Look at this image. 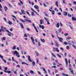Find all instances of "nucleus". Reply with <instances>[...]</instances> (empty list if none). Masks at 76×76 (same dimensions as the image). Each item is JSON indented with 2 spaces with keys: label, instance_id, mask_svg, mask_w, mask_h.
<instances>
[{
  "label": "nucleus",
  "instance_id": "1",
  "mask_svg": "<svg viewBox=\"0 0 76 76\" xmlns=\"http://www.w3.org/2000/svg\"><path fill=\"white\" fill-rule=\"evenodd\" d=\"M19 53L16 50H15L14 52L13 55L14 56H16L18 57H20V55H19Z\"/></svg>",
  "mask_w": 76,
  "mask_h": 76
},
{
  "label": "nucleus",
  "instance_id": "2",
  "mask_svg": "<svg viewBox=\"0 0 76 76\" xmlns=\"http://www.w3.org/2000/svg\"><path fill=\"white\" fill-rule=\"evenodd\" d=\"M53 51H57L58 53H59V50H58V48H54V47L53 48Z\"/></svg>",
  "mask_w": 76,
  "mask_h": 76
},
{
  "label": "nucleus",
  "instance_id": "3",
  "mask_svg": "<svg viewBox=\"0 0 76 76\" xmlns=\"http://www.w3.org/2000/svg\"><path fill=\"white\" fill-rule=\"evenodd\" d=\"M34 7L36 9H37V10L38 12H39V6H37V5H35L34 6Z\"/></svg>",
  "mask_w": 76,
  "mask_h": 76
},
{
  "label": "nucleus",
  "instance_id": "4",
  "mask_svg": "<svg viewBox=\"0 0 76 76\" xmlns=\"http://www.w3.org/2000/svg\"><path fill=\"white\" fill-rule=\"evenodd\" d=\"M30 38L32 40L33 44L34 45H35V40L34 38L32 37H31Z\"/></svg>",
  "mask_w": 76,
  "mask_h": 76
},
{
  "label": "nucleus",
  "instance_id": "5",
  "mask_svg": "<svg viewBox=\"0 0 76 76\" xmlns=\"http://www.w3.org/2000/svg\"><path fill=\"white\" fill-rule=\"evenodd\" d=\"M58 39H59V41L60 42H63V41H63V38H62L61 37H58V36H57Z\"/></svg>",
  "mask_w": 76,
  "mask_h": 76
},
{
  "label": "nucleus",
  "instance_id": "6",
  "mask_svg": "<svg viewBox=\"0 0 76 76\" xmlns=\"http://www.w3.org/2000/svg\"><path fill=\"white\" fill-rule=\"evenodd\" d=\"M28 60L29 61H30V62H32V60L31 59V58L30 56H28Z\"/></svg>",
  "mask_w": 76,
  "mask_h": 76
},
{
  "label": "nucleus",
  "instance_id": "7",
  "mask_svg": "<svg viewBox=\"0 0 76 76\" xmlns=\"http://www.w3.org/2000/svg\"><path fill=\"white\" fill-rule=\"evenodd\" d=\"M55 43H56V46L57 47H59V44L57 43V41H55Z\"/></svg>",
  "mask_w": 76,
  "mask_h": 76
},
{
  "label": "nucleus",
  "instance_id": "8",
  "mask_svg": "<svg viewBox=\"0 0 76 76\" xmlns=\"http://www.w3.org/2000/svg\"><path fill=\"white\" fill-rule=\"evenodd\" d=\"M2 8H3V7H2V6H1V4H0V11H1V12H3L2 10H1V9H2Z\"/></svg>",
  "mask_w": 76,
  "mask_h": 76
},
{
  "label": "nucleus",
  "instance_id": "9",
  "mask_svg": "<svg viewBox=\"0 0 76 76\" xmlns=\"http://www.w3.org/2000/svg\"><path fill=\"white\" fill-rule=\"evenodd\" d=\"M30 73L32 75L33 74H34V72L32 71V70H31L30 71Z\"/></svg>",
  "mask_w": 76,
  "mask_h": 76
},
{
  "label": "nucleus",
  "instance_id": "10",
  "mask_svg": "<svg viewBox=\"0 0 76 76\" xmlns=\"http://www.w3.org/2000/svg\"><path fill=\"white\" fill-rule=\"evenodd\" d=\"M40 24L42 25V23L44 22V21L42 20H40Z\"/></svg>",
  "mask_w": 76,
  "mask_h": 76
},
{
  "label": "nucleus",
  "instance_id": "11",
  "mask_svg": "<svg viewBox=\"0 0 76 76\" xmlns=\"http://www.w3.org/2000/svg\"><path fill=\"white\" fill-rule=\"evenodd\" d=\"M64 16H67V12H64Z\"/></svg>",
  "mask_w": 76,
  "mask_h": 76
},
{
  "label": "nucleus",
  "instance_id": "12",
  "mask_svg": "<svg viewBox=\"0 0 76 76\" xmlns=\"http://www.w3.org/2000/svg\"><path fill=\"white\" fill-rule=\"evenodd\" d=\"M21 12L23 14H25V11L24 10H21Z\"/></svg>",
  "mask_w": 76,
  "mask_h": 76
},
{
  "label": "nucleus",
  "instance_id": "13",
  "mask_svg": "<svg viewBox=\"0 0 76 76\" xmlns=\"http://www.w3.org/2000/svg\"><path fill=\"white\" fill-rule=\"evenodd\" d=\"M4 9L5 10V12H7V10L8 9L7 8V7L6 6H5Z\"/></svg>",
  "mask_w": 76,
  "mask_h": 76
},
{
  "label": "nucleus",
  "instance_id": "14",
  "mask_svg": "<svg viewBox=\"0 0 76 76\" xmlns=\"http://www.w3.org/2000/svg\"><path fill=\"white\" fill-rule=\"evenodd\" d=\"M58 1H56V6L58 7Z\"/></svg>",
  "mask_w": 76,
  "mask_h": 76
},
{
  "label": "nucleus",
  "instance_id": "15",
  "mask_svg": "<svg viewBox=\"0 0 76 76\" xmlns=\"http://www.w3.org/2000/svg\"><path fill=\"white\" fill-rule=\"evenodd\" d=\"M52 14L54 15L55 14V11L54 10H52Z\"/></svg>",
  "mask_w": 76,
  "mask_h": 76
},
{
  "label": "nucleus",
  "instance_id": "16",
  "mask_svg": "<svg viewBox=\"0 0 76 76\" xmlns=\"http://www.w3.org/2000/svg\"><path fill=\"white\" fill-rule=\"evenodd\" d=\"M22 64H26V65H27V66H28V64L25 62H22Z\"/></svg>",
  "mask_w": 76,
  "mask_h": 76
},
{
  "label": "nucleus",
  "instance_id": "17",
  "mask_svg": "<svg viewBox=\"0 0 76 76\" xmlns=\"http://www.w3.org/2000/svg\"><path fill=\"white\" fill-rule=\"evenodd\" d=\"M40 40L42 42H45V39H40Z\"/></svg>",
  "mask_w": 76,
  "mask_h": 76
},
{
  "label": "nucleus",
  "instance_id": "18",
  "mask_svg": "<svg viewBox=\"0 0 76 76\" xmlns=\"http://www.w3.org/2000/svg\"><path fill=\"white\" fill-rule=\"evenodd\" d=\"M19 23L20 24V26H21L22 28H23V24H22V23Z\"/></svg>",
  "mask_w": 76,
  "mask_h": 76
},
{
  "label": "nucleus",
  "instance_id": "19",
  "mask_svg": "<svg viewBox=\"0 0 76 76\" xmlns=\"http://www.w3.org/2000/svg\"><path fill=\"white\" fill-rule=\"evenodd\" d=\"M6 38L5 37H3L2 38H1V39L2 40V41H3V40H4V41H5V40H6Z\"/></svg>",
  "mask_w": 76,
  "mask_h": 76
},
{
  "label": "nucleus",
  "instance_id": "20",
  "mask_svg": "<svg viewBox=\"0 0 76 76\" xmlns=\"http://www.w3.org/2000/svg\"><path fill=\"white\" fill-rule=\"evenodd\" d=\"M62 75H63V76H68V75L66 74H64V73H62Z\"/></svg>",
  "mask_w": 76,
  "mask_h": 76
},
{
  "label": "nucleus",
  "instance_id": "21",
  "mask_svg": "<svg viewBox=\"0 0 76 76\" xmlns=\"http://www.w3.org/2000/svg\"><path fill=\"white\" fill-rule=\"evenodd\" d=\"M21 21V22H23V23H24L25 22V21H26V20H22V19H21L20 20Z\"/></svg>",
  "mask_w": 76,
  "mask_h": 76
},
{
  "label": "nucleus",
  "instance_id": "22",
  "mask_svg": "<svg viewBox=\"0 0 76 76\" xmlns=\"http://www.w3.org/2000/svg\"><path fill=\"white\" fill-rule=\"evenodd\" d=\"M26 20L28 22H30V23H31V21L30 20L26 19Z\"/></svg>",
  "mask_w": 76,
  "mask_h": 76
},
{
  "label": "nucleus",
  "instance_id": "23",
  "mask_svg": "<svg viewBox=\"0 0 76 76\" xmlns=\"http://www.w3.org/2000/svg\"><path fill=\"white\" fill-rule=\"evenodd\" d=\"M8 23L9 25H11L12 24V23L10 21H9L8 22Z\"/></svg>",
  "mask_w": 76,
  "mask_h": 76
},
{
  "label": "nucleus",
  "instance_id": "24",
  "mask_svg": "<svg viewBox=\"0 0 76 76\" xmlns=\"http://www.w3.org/2000/svg\"><path fill=\"white\" fill-rule=\"evenodd\" d=\"M45 20L47 21L48 24V25H50V22H49V21H48V19H46Z\"/></svg>",
  "mask_w": 76,
  "mask_h": 76
},
{
  "label": "nucleus",
  "instance_id": "25",
  "mask_svg": "<svg viewBox=\"0 0 76 76\" xmlns=\"http://www.w3.org/2000/svg\"><path fill=\"white\" fill-rule=\"evenodd\" d=\"M64 44L65 45H67V44H68V43H67L66 42H64Z\"/></svg>",
  "mask_w": 76,
  "mask_h": 76
},
{
  "label": "nucleus",
  "instance_id": "26",
  "mask_svg": "<svg viewBox=\"0 0 76 76\" xmlns=\"http://www.w3.org/2000/svg\"><path fill=\"white\" fill-rule=\"evenodd\" d=\"M68 43L70 45H72V44H71V42L70 41H68Z\"/></svg>",
  "mask_w": 76,
  "mask_h": 76
},
{
  "label": "nucleus",
  "instance_id": "27",
  "mask_svg": "<svg viewBox=\"0 0 76 76\" xmlns=\"http://www.w3.org/2000/svg\"><path fill=\"white\" fill-rule=\"evenodd\" d=\"M0 58H1V59H3V56H2L1 55V54H0Z\"/></svg>",
  "mask_w": 76,
  "mask_h": 76
},
{
  "label": "nucleus",
  "instance_id": "28",
  "mask_svg": "<svg viewBox=\"0 0 76 76\" xmlns=\"http://www.w3.org/2000/svg\"><path fill=\"white\" fill-rule=\"evenodd\" d=\"M57 56L59 58H61V56L59 54H57Z\"/></svg>",
  "mask_w": 76,
  "mask_h": 76
},
{
  "label": "nucleus",
  "instance_id": "29",
  "mask_svg": "<svg viewBox=\"0 0 76 76\" xmlns=\"http://www.w3.org/2000/svg\"><path fill=\"white\" fill-rule=\"evenodd\" d=\"M68 17H69V18H71V17H72V15L69 14V13L68 14Z\"/></svg>",
  "mask_w": 76,
  "mask_h": 76
},
{
  "label": "nucleus",
  "instance_id": "30",
  "mask_svg": "<svg viewBox=\"0 0 76 76\" xmlns=\"http://www.w3.org/2000/svg\"><path fill=\"white\" fill-rule=\"evenodd\" d=\"M12 50H16V46H14L12 48Z\"/></svg>",
  "mask_w": 76,
  "mask_h": 76
},
{
  "label": "nucleus",
  "instance_id": "31",
  "mask_svg": "<svg viewBox=\"0 0 76 76\" xmlns=\"http://www.w3.org/2000/svg\"><path fill=\"white\" fill-rule=\"evenodd\" d=\"M56 27L57 28H59V23H57V24Z\"/></svg>",
  "mask_w": 76,
  "mask_h": 76
},
{
  "label": "nucleus",
  "instance_id": "32",
  "mask_svg": "<svg viewBox=\"0 0 76 76\" xmlns=\"http://www.w3.org/2000/svg\"><path fill=\"white\" fill-rule=\"evenodd\" d=\"M32 64L33 65H34V66H35V63L34 61H33L32 62Z\"/></svg>",
  "mask_w": 76,
  "mask_h": 76
},
{
  "label": "nucleus",
  "instance_id": "33",
  "mask_svg": "<svg viewBox=\"0 0 76 76\" xmlns=\"http://www.w3.org/2000/svg\"><path fill=\"white\" fill-rule=\"evenodd\" d=\"M58 31L59 32H61V28H59L58 30Z\"/></svg>",
  "mask_w": 76,
  "mask_h": 76
},
{
  "label": "nucleus",
  "instance_id": "34",
  "mask_svg": "<svg viewBox=\"0 0 76 76\" xmlns=\"http://www.w3.org/2000/svg\"><path fill=\"white\" fill-rule=\"evenodd\" d=\"M72 46L74 47V48H75V49H76V47L75 45H72Z\"/></svg>",
  "mask_w": 76,
  "mask_h": 76
},
{
  "label": "nucleus",
  "instance_id": "35",
  "mask_svg": "<svg viewBox=\"0 0 76 76\" xmlns=\"http://www.w3.org/2000/svg\"><path fill=\"white\" fill-rule=\"evenodd\" d=\"M36 54L37 56H39V54L38 53L36 52Z\"/></svg>",
  "mask_w": 76,
  "mask_h": 76
},
{
  "label": "nucleus",
  "instance_id": "36",
  "mask_svg": "<svg viewBox=\"0 0 76 76\" xmlns=\"http://www.w3.org/2000/svg\"><path fill=\"white\" fill-rule=\"evenodd\" d=\"M54 10L55 11H57V12H58V10H57L56 8H55Z\"/></svg>",
  "mask_w": 76,
  "mask_h": 76
},
{
  "label": "nucleus",
  "instance_id": "37",
  "mask_svg": "<svg viewBox=\"0 0 76 76\" xmlns=\"http://www.w3.org/2000/svg\"><path fill=\"white\" fill-rule=\"evenodd\" d=\"M26 13L29 16H31V15L29 14V12H28L27 11Z\"/></svg>",
  "mask_w": 76,
  "mask_h": 76
},
{
  "label": "nucleus",
  "instance_id": "38",
  "mask_svg": "<svg viewBox=\"0 0 76 76\" xmlns=\"http://www.w3.org/2000/svg\"><path fill=\"white\" fill-rule=\"evenodd\" d=\"M44 60H47L48 59V58L47 57H45L44 58Z\"/></svg>",
  "mask_w": 76,
  "mask_h": 76
},
{
  "label": "nucleus",
  "instance_id": "39",
  "mask_svg": "<svg viewBox=\"0 0 76 76\" xmlns=\"http://www.w3.org/2000/svg\"><path fill=\"white\" fill-rule=\"evenodd\" d=\"M52 56H53L54 57H56V56L54 55V54L53 53H52Z\"/></svg>",
  "mask_w": 76,
  "mask_h": 76
},
{
  "label": "nucleus",
  "instance_id": "40",
  "mask_svg": "<svg viewBox=\"0 0 76 76\" xmlns=\"http://www.w3.org/2000/svg\"><path fill=\"white\" fill-rule=\"evenodd\" d=\"M2 31L4 32V30L3 29H0V32H1Z\"/></svg>",
  "mask_w": 76,
  "mask_h": 76
},
{
  "label": "nucleus",
  "instance_id": "41",
  "mask_svg": "<svg viewBox=\"0 0 76 76\" xmlns=\"http://www.w3.org/2000/svg\"><path fill=\"white\" fill-rule=\"evenodd\" d=\"M66 48L67 50H69V46H67L66 47Z\"/></svg>",
  "mask_w": 76,
  "mask_h": 76
},
{
  "label": "nucleus",
  "instance_id": "42",
  "mask_svg": "<svg viewBox=\"0 0 76 76\" xmlns=\"http://www.w3.org/2000/svg\"><path fill=\"white\" fill-rule=\"evenodd\" d=\"M31 10H32L33 12H35V11L34 10V9H33V8H31Z\"/></svg>",
  "mask_w": 76,
  "mask_h": 76
},
{
  "label": "nucleus",
  "instance_id": "43",
  "mask_svg": "<svg viewBox=\"0 0 76 76\" xmlns=\"http://www.w3.org/2000/svg\"><path fill=\"white\" fill-rule=\"evenodd\" d=\"M67 39H71V38L70 37H67Z\"/></svg>",
  "mask_w": 76,
  "mask_h": 76
},
{
  "label": "nucleus",
  "instance_id": "44",
  "mask_svg": "<svg viewBox=\"0 0 76 76\" xmlns=\"http://www.w3.org/2000/svg\"><path fill=\"white\" fill-rule=\"evenodd\" d=\"M68 35H69V34H68V33H66L65 34H64V35L65 37L67 36Z\"/></svg>",
  "mask_w": 76,
  "mask_h": 76
},
{
  "label": "nucleus",
  "instance_id": "45",
  "mask_svg": "<svg viewBox=\"0 0 76 76\" xmlns=\"http://www.w3.org/2000/svg\"><path fill=\"white\" fill-rule=\"evenodd\" d=\"M41 28L42 29H44V26L43 25H42Z\"/></svg>",
  "mask_w": 76,
  "mask_h": 76
},
{
  "label": "nucleus",
  "instance_id": "46",
  "mask_svg": "<svg viewBox=\"0 0 76 76\" xmlns=\"http://www.w3.org/2000/svg\"><path fill=\"white\" fill-rule=\"evenodd\" d=\"M71 72L72 73L73 75H74V73H73V70H71Z\"/></svg>",
  "mask_w": 76,
  "mask_h": 76
},
{
  "label": "nucleus",
  "instance_id": "47",
  "mask_svg": "<svg viewBox=\"0 0 76 76\" xmlns=\"http://www.w3.org/2000/svg\"><path fill=\"white\" fill-rule=\"evenodd\" d=\"M52 67H53V68H56V67H57V66H52Z\"/></svg>",
  "mask_w": 76,
  "mask_h": 76
},
{
  "label": "nucleus",
  "instance_id": "48",
  "mask_svg": "<svg viewBox=\"0 0 76 76\" xmlns=\"http://www.w3.org/2000/svg\"><path fill=\"white\" fill-rule=\"evenodd\" d=\"M7 73H12V72H11V71H7Z\"/></svg>",
  "mask_w": 76,
  "mask_h": 76
},
{
  "label": "nucleus",
  "instance_id": "49",
  "mask_svg": "<svg viewBox=\"0 0 76 76\" xmlns=\"http://www.w3.org/2000/svg\"><path fill=\"white\" fill-rule=\"evenodd\" d=\"M24 37H28L27 35L26 34H25L24 36Z\"/></svg>",
  "mask_w": 76,
  "mask_h": 76
},
{
  "label": "nucleus",
  "instance_id": "50",
  "mask_svg": "<svg viewBox=\"0 0 76 76\" xmlns=\"http://www.w3.org/2000/svg\"><path fill=\"white\" fill-rule=\"evenodd\" d=\"M38 45L39 46H41V44L40 43V42H38Z\"/></svg>",
  "mask_w": 76,
  "mask_h": 76
},
{
  "label": "nucleus",
  "instance_id": "51",
  "mask_svg": "<svg viewBox=\"0 0 76 76\" xmlns=\"http://www.w3.org/2000/svg\"><path fill=\"white\" fill-rule=\"evenodd\" d=\"M12 17H13L15 19H16V17L14 15H12Z\"/></svg>",
  "mask_w": 76,
  "mask_h": 76
},
{
  "label": "nucleus",
  "instance_id": "52",
  "mask_svg": "<svg viewBox=\"0 0 76 76\" xmlns=\"http://www.w3.org/2000/svg\"><path fill=\"white\" fill-rule=\"evenodd\" d=\"M31 15H32V16L34 15V12H31Z\"/></svg>",
  "mask_w": 76,
  "mask_h": 76
},
{
  "label": "nucleus",
  "instance_id": "53",
  "mask_svg": "<svg viewBox=\"0 0 76 76\" xmlns=\"http://www.w3.org/2000/svg\"><path fill=\"white\" fill-rule=\"evenodd\" d=\"M18 6H21V4H20V3L19 2L18 3Z\"/></svg>",
  "mask_w": 76,
  "mask_h": 76
},
{
  "label": "nucleus",
  "instance_id": "54",
  "mask_svg": "<svg viewBox=\"0 0 76 76\" xmlns=\"http://www.w3.org/2000/svg\"><path fill=\"white\" fill-rule=\"evenodd\" d=\"M37 72H38V74L40 75H41V72L38 71H37Z\"/></svg>",
  "mask_w": 76,
  "mask_h": 76
},
{
  "label": "nucleus",
  "instance_id": "55",
  "mask_svg": "<svg viewBox=\"0 0 76 76\" xmlns=\"http://www.w3.org/2000/svg\"><path fill=\"white\" fill-rule=\"evenodd\" d=\"M1 29H4V27H3V26H2L1 27Z\"/></svg>",
  "mask_w": 76,
  "mask_h": 76
},
{
  "label": "nucleus",
  "instance_id": "56",
  "mask_svg": "<svg viewBox=\"0 0 76 76\" xmlns=\"http://www.w3.org/2000/svg\"><path fill=\"white\" fill-rule=\"evenodd\" d=\"M20 3H21V4H23V2H22V1H20Z\"/></svg>",
  "mask_w": 76,
  "mask_h": 76
},
{
  "label": "nucleus",
  "instance_id": "57",
  "mask_svg": "<svg viewBox=\"0 0 76 76\" xmlns=\"http://www.w3.org/2000/svg\"><path fill=\"white\" fill-rule=\"evenodd\" d=\"M20 3H21V4H23V2H22V1H20Z\"/></svg>",
  "mask_w": 76,
  "mask_h": 76
},
{
  "label": "nucleus",
  "instance_id": "58",
  "mask_svg": "<svg viewBox=\"0 0 76 76\" xmlns=\"http://www.w3.org/2000/svg\"><path fill=\"white\" fill-rule=\"evenodd\" d=\"M37 61V63H38V61H39V59L38 58H37L36 59Z\"/></svg>",
  "mask_w": 76,
  "mask_h": 76
},
{
  "label": "nucleus",
  "instance_id": "59",
  "mask_svg": "<svg viewBox=\"0 0 76 76\" xmlns=\"http://www.w3.org/2000/svg\"><path fill=\"white\" fill-rule=\"evenodd\" d=\"M69 27L71 29H73V28L71 26H70Z\"/></svg>",
  "mask_w": 76,
  "mask_h": 76
},
{
  "label": "nucleus",
  "instance_id": "60",
  "mask_svg": "<svg viewBox=\"0 0 76 76\" xmlns=\"http://www.w3.org/2000/svg\"><path fill=\"white\" fill-rule=\"evenodd\" d=\"M42 27V26H41V24H39V28H41Z\"/></svg>",
  "mask_w": 76,
  "mask_h": 76
},
{
  "label": "nucleus",
  "instance_id": "61",
  "mask_svg": "<svg viewBox=\"0 0 76 76\" xmlns=\"http://www.w3.org/2000/svg\"><path fill=\"white\" fill-rule=\"evenodd\" d=\"M56 33L57 34V35H58V34H59L58 32V31H56Z\"/></svg>",
  "mask_w": 76,
  "mask_h": 76
},
{
  "label": "nucleus",
  "instance_id": "62",
  "mask_svg": "<svg viewBox=\"0 0 76 76\" xmlns=\"http://www.w3.org/2000/svg\"><path fill=\"white\" fill-rule=\"evenodd\" d=\"M66 1V0H63V3H65V1Z\"/></svg>",
  "mask_w": 76,
  "mask_h": 76
},
{
  "label": "nucleus",
  "instance_id": "63",
  "mask_svg": "<svg viewBox=\"0 0 76 76\" xmlns=\"http://www.w3.org/2000/svg\"><path fill=\"white\" fill-rule=\"evenodd\" d=\"M72 19H76V18H75L73 17H72Z\"/></svg>",
  "mask_w": 76,
  "mask_h": 76
},
{
  "label": "nucleus",
  "instance_id": "64",
  "mask_svg": "<svg viewBox=\"0 0 76 76\" xmlns=\"http://www.w3.org/2000/svg\"><path fill=\"white\" fill-rule=\"evenodd\" d=\"M73 3L74 4L76 5V2L74 1L73 2Z\"/></svg>",
  "mask_w": 76,
  "mask_h": 76
}]
</instances>
